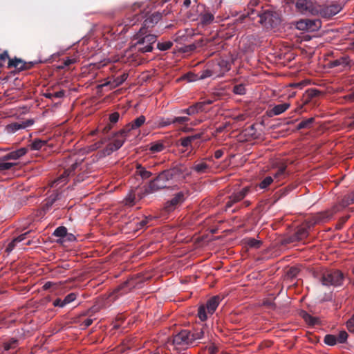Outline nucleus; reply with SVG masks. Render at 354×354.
<instances>
[{"instance_id":"1","label":"nucleus","mask_w":354,"mask_h":354,"mask_svg":"<svg viewBox=\"0 0 354 354\" xmlns=\"http://www.w3.org/2000/svg\"><path fill=\"white\" fill-rule=\"evenodd\" d=\"M63 166L64 168V173L53 182L52 187L65 185L68 177L73 174H77L74 179V183L83 182L88 177V172L86 171L88 165L84 162L83 159L78 158L75 153L70 154L64 158Z\"/></svg>"},{"instance_id":"2","label":"nucleus","mask_w":354,"mask_h":354,"mask_svg":"<svg viewBox=\"0 0 354 354\" xmlns=\"http://www.w3.org/2000/svg\"><path fill=\"white\" fill-rule=\"evenodd\" d=\"M142 4L140 3H135L131 6V10L133 12H136L139 10L138 13H135L132 16L126 17L121 23L120 25H123L124 28L130 27L136 25L138 21L145 19L143 26L145 28H149L153 27L162 18V15H167L168 12L163 10L162 12H154L151 15L145 13L140 9Z\"/></svg>"},{"instance_id":"3","label":"nucleus","mask_w":354,"mask_h":354,"mask_svg":"<svg viewBox=\"0 0 354 354\" xmlns=\"http://www.w3.org/2000/svg\"><path fill=\"white\" fill-rule=\"evenodd\" d=\"M156 39V35L153 34L144 35L140 29V32L133 37L130 47L132 50L134 49V50L142 53L151 52Z\"/></svg>"},{"instance_id":"4","label":"nucleus","mask_w":354,"mask_h":354,"mask_svg":"<svg viewBox=\"0 0 354 354\" xmlns=\"http://www.w3.org/2000/svg\"><path fill=\"white\" fill-rule=\"evenodd\" d=\"M121 130L115 132L113 136V141L109 143L106 147L98 152L100 158H104L111 155L113 152L118 150L124 143L125 140L131 137L129 133H120Z\"/></svg>"},{"instance_id":"5","label":"nucleus","mask_w":354,"mask_h":354,"mask_svg":"<svg viewBox=\"0 0 354 354\" xmlns=\"http://www.w3.org/2000/svg\"><path fill=\"white\" fill-rule=\"evenodd\" d=\"M162 172L170 186L176 183L183 181L185 178V176L189 174L187 167L182 165H176V167Z\"/></svg>"},{"instance_id":"6","label":"nucleus","mask_w":354,"mask_h":354,"mask_svg":"<svg viewBox=\"0 0 354 354\" xmlns=\"http://www.w3.org/2000/svg\"><path fill=\"white\" fill-rule=\"evenodd\" d=\"M344 274L339 270H331L322 274L321 282L323 286L337 287L343 284Z\"/></svg>"},{"instance_id":"7","label":"nucleus","mask_w":354,"mask_h":354,"mask_svg":"<svg viewBox=\"0 0 354 354\" xmlns=\"http://www.w3.org/2000/svg\"><path fill=\"white\" fill-rule=\"evenodd\" d=\"M259 15V22L266 28H273L279 24V18L275 12L270 10H262Z\"/></svg>"},{"instance_id":"8","label":"nucleus","mask_w":354,"mask_h":354,"mask_svg":"<svg viewBox=\"0 0 354 354\" xmlns=\"http://www.w3.org/2000/svg\"><path fill=\"white\" fill-rule=\"evenodd\" d=\"M251 192V187L246 186L239 192H233L225 204V209L230 208L234 204L242 201Z\"/></svg>"},{"instance_id":"9","label":"nucleus","mask_w":354,"mask_h":354,"mask_svg":"<svg viewBox=\"0 0 354 354\" xmlns=\"http://www.w3.org/2000/svg\"><path fill=\"white\" fill-rule=\"evenodd\" d=\"M295 7L297 10L303 15H314L317 13V8L310 0H297Z\"/></svg>"},{"instance_id":"10","label":"nucleus","mask_w":354,"mask_h":354,"mask_svg":"<svg viewBox=\"0 0 354 354\" xmlns=\"http://www.w3.org/2000/svg\"><path fill=\"white\" fill-rule=\"evenodd\" d=\"M145 120L144 115H140L121 129L120 133H129L131 136H136L138 129L145 123Z\"/></svg>"},{"instance_id":"11","label":"nucleus","mask_w":354,"mask_h":354,"mask_svg":"<svg viewBox=\"0 0 354 354\" xmlns=\"http://www.w3.org/2000/svg\"><path fill=\"white\" fill-rule=\"evenodd\" d=\"M190 335L191 331L188 330H182L172 337L173 344L184 346L192 344Z\"/></svg>"},{"instance_id":"12","label":"nucleus","mask_w":354,"mask_h":354,"mask_svg":"<svg viewBox=\"0 0 354 354\" xmlns=\"http://www.w3.org/2000/svg\"><path fill=\"white\" fill-rule=\"evenodd\" d=\"M322 92L317 88H309L306 91L302 97V105L296 109V112L301 113L303 110V105L311 102L314 98L319 97Z\"/></svg>"},{"instance_id":"13","label":"nucleus","mask_w":354,"mask_h":354,"mask_svg":"<svg viewBox=\"0 0 354 354\" xmlns=\"http://www.w3.org/2000/svg\"><path fill=\"white\" fill-rule=\"evenodd\" d=\"M340 209L338 205H334L331 209L318 213L315 216V223L326 222L330 219L333 216L339 212Z\"/></svg>"},{"instance_id":"14","label":"nucleus","mask_w":354,"mask_h":354,"mask_svg":"<svg viewBox=\"0 0 354 354\" xmlns=\"http://www.w3.org/2000/svg\"><path fill=\"white\" fill-rule=\"evenodd\" d=\"M216 77L223 76L231 68V62L227 59H221L214 66Z\"/></svg>"},{"instance_id":"15","label":"nucleus","mask_w":354,"mask_h":354,"mask_svg":"<svg viewBox=\"0 0 354 354\" xmlns=\"http://www.w3.org/2000/svg\"><path fill=\"white\" fill-rule=\"evenodd\" d=\"M185 200L184 194L180 192L176 194L174 197L168 201L165 205V209L167 212H169L173 211L176 207L182 203Z\"/></svg>"},{"instance_id":"16","label":"nucleus","mask_w":354,"mask_h":354,"mask_svg":"<svg viewBox=\"0 0 354 354\" xmlns=\"http://www.w3.org/2000/svg\"><path fill=\"white\" fill-rule=\"evenodd\" d=\"M308 235V231L307 228L304 227H299L295 233L292 234V236H290L287 239H284L283 243H293L295 241H301L306 237H307Z\"/></svg>"},{"instance_id":"17","label":"nucleus","mask_w":354,"mask_h":354,"mask_svg":"<svg viewBox=\"0 0 354 354\" xmlns=\"http://www.w3.org/2000/svg\"><path fill=\"white\" fill-rule=\"evenodd\" d=\"M329 64L331 68L340 67L342 69H345L346 68H351L352 61L348 55H344L330 61Z\"/></svg>"},{"instance_id":"18","label":"nucleus","mask_w":354,"mask_h":354,"mask_svg":"<svg viewBox=\"0 0 354 354\" xmlns=\"http://www.w3.org/2000/svg\"><path fill=\"white\" fill-rule=\"evenodd\" d=\"M273 168L277 169V172L273 175V178L281 180L286 178L288 173L286 171L287 165L284 162H276L273 165Z\"/></svg>"},{"instance_id":"19","label":"nucleus","mask_w":354,"mask_h":354,"mask_svg":"<svg viewBox=\"0 0 354 354\" xmlns=\"http://www.w3.org/2000/svg\"><path fill=\"white\" fill-rule=\"evenodd\" d=\"M290 106V104L289 103H283L274 105L272 109L267 111V114L269 117L279 115L284 113Z\"/></svg>"},{"instance_id":"20","label":"nucleus","mask_w":354,"mask_h":354,"mask_svg":"<svg viewBox=\"0 0 354 354\" xmlns=\"http://www.w3.org/2000/svg\"><path fill=\"white\" fill-rule=\"evenodd\" d=\"M221 301V299L218 295L214 296L207 301L205 306L207 307V313L209 314V315L214 314Z\"/></svg>"},{"instance_id":"21","label":"nucleus","mask_w":354,"mask_h":354,"mask_svg":"<svg viewBox=\"0 0 354 354\" xmlns=\"http://www.w3.org/2000/svg\"><path fill=\"white\" fill-rule=\"evenodd\" d=\"M198 19L203 26H207L214 21V15L208 10H204L199 14Z\"/></svg>"},{"instance_id":"22","label":"nucleus","mask_w":354,"mask_h":354,"mask_svg":"<svg viewBox=\"0 0 354 354\" xmlns=\"http://www.w3.org/2000/svg\"><path fill=\"white\" fill-rule=\"evenodd\" d=\"M210 169V166L204 161L196 162L192 167V170L198 174L207 173Z\"/></svg>"},{"instance_id":"23","label":"nucleus","mask_w":354,"mask_h":354,"mask_svg":"<svg viewBox=\"0 0 354 354\" xmlns=\"http://www.w3.org/2000/svg\"><path fill=\"white\" fill-rule=\"evenodd\" d=\"M28 151L27 148L21 147L17 150L13 151L5 156H3L4 160H17L21 157L24 156Z\"/></svg>"},{"instance_id":"24","label":"nucleus","mask_w":354,"mask_h":354,"mask_svg":"<svg viewBox=\"0 0 354 354\" xmlns=\"http://www.w3.org/2000/svg\"><path fill=\"white\" fill-rule=\"evenodd\" d=\"M201 112H203V104L199 102H196L188 108L180 111V113H185L188 115H194Z\"/></svg>"},{"instance_id":"25","label":"nucleus","mask_w":354,"mask_h":354,"mask_svg":"<svg viewBox=\"0 0 354 354\" xmlns=\"http://www.w3.org/2000/svg\"><path fill=\"white\" fill-rule=\"evenodd\" d=\"M24 66H25V61L20 58L15 57L12 59H9L8 63V67L15 68L19 71H24Z\"/></svg>"},{"instance_id":"26","label":"nucleus","mask_w":354,"mask_h":354,"mask_svg":"<svg viewBox=\"0 0 354 354\" xmlns=\"http://www.w3.org/2000/svg\"><path fill=\"white\" fill-rule=\"evenodd\" d=\"M29 233H30V231L26 232H25V233H24L22 234H20L19 236H18L17 237L15 238L14 239H12V241L10 243H9V244L6 247V252L8 254L14 250V248H15L17 243H20V242L24 241L26 239V236H27V235Z\"/></svg>"},{"instance_id":"27","label":"nucleus","mask_w":354,"mask_h":354,"mask_svg":"<svg viewBox=\"0 0 354 354\" xmlns=\"http://www.w3.org/2000/svg\"><path fill=\"white\" fill-rule=\"evenodd\" d=\"M29 146L32 150H45L47 146V141L41 139H35Z\"/></svg>"},{"instance_id":"28","label":"nucleus","mask_w":354,"mask_h":354,"mask_svg":"<svg viewBox=\"0 0 354 354\" xmlns=\"http://www.w3.org/2000/svg\"><path fill=\"white\" fill-rule=\"evenodd\" d=\"M134 287V283L132 280H128L124 282L122 285L118 286V288L115 290L119 295H122L127 292L129 290L132 289Z\"/></svg>"},{"instance_id":"29","label":"nucleus","mask_w":354,"mask_h":354,"mask_svg":"<svg viewBox=\"0 0 354 354\" xmlns=\"http://www.w3.org/2000/svg\"><path fill=\"white\" fill-rule=\"evenodd\" d=\"M59 198V194L53 193L46 200V203L44 205V210L48 211L52 205L57 201Z\"/></svg>"},{"instance_id":"30","label":"nucleus","mask_w":354,"mask_h":354,"mask_svg":"<svg viewBox=\"0 0 354 354\" xmlns=\"http://www.w3.org/2000/svg\"><path fill=\"white\" fill-rule=\"evenodd\" d=\"M136 174L140 176L143 180L148 179L152 176V173L147 171L141 165H137Z\"/></svg>"},{"instance_id":"31","label":"nucleus","mask_w":354,"mask_h":354,"mask_svg":"<svg viewBox=\"0 0 354 354\" xmlns=\"http://www.w3.org/2000/svg\"><path fill=\"white\" fill-rule=\"evenodd\" d=\"M106 142V138L101 139L100 141H97L89 146L86 147L84 148V152L88 153L90 152H92L93 151L97 150V149L100 148L102 145Z\"/></svg>"},{"instance_id":"32","label":"nucleus","mask_w":354,"mask_h":354,"mask_svg":"<svg viewBox=\"0 0 354 354\" xmlns=\"http://www.w3.org/2000/svg\"><path fill=\"white\" fill-rule=\"evenodd\" d=\"M248 11L245 15L247 17H249L251 20H255L257 17H259V15L260 14L263 10L262 7H259V9L252 7L247 8Z\"/></svg>"},{"instance_id":"33","label":"nucleus","mask_w":354,"mask_h":354,"mask_svg":"<svg viewBox=\"0 0 354 354\" xmlns=\"http://www.w3.org/2000/svg\"><path fill=\"white\" fill-rule=\"evenodd\" d=\"M162 189V187L160 184H158V183H156L154 180H152L149 182V185L145 189V192L147 194H152Z\"/></svg>"},{"instance_id":"34","label":"nucleus","mask_w":354,"mask_h":354,"mask_svg":"<svg viewBox=\"0 0 354 354\" xmlns=\"http://www.w3.org/2000/svg\"><path fill=\"white\" fill-rule=\"evenodd\" d=\"M8 160H4L3 156L0 157V171L3 172L11 169L17 165L15 162H8Z\"/></svg>"},{"instance_id":"35","label":"nucleus","mask_w":354,"mask_h":354,"mask_svg":"<svg viewBox=\"0 0 354 354\" xmlns=\"http://www.w3.org/2000/svg\"><path fill=\"white\" fill-rule=\"evenodd\" d=\"M314 118H310L306 120H302L299 122L297 127V130H300L302 129H310L312 127L313 123L314 122Z\"/></svg>"},{"instance_id":"36","label":"nucleus","mask_w":354,"mask_h":354,"mask_svg":"<svg viewBox=\"0 0 354 354\" xmlns=\"http://www.w3.org/2000/svg\"><path fill=\"white\" fill-rule=\"evenodd\" d=\"M197 315L200 320L203 322L207 319L209 314L207 313V307L205 305H201L198 307Z\"/></svg>"},{"instance_id":"37","label":"nucleus","mask_w":354,"mask_h":354,"mask_svg":"<svg viewBox=\"0 0 354 354\" xmlns=\"http://www.w3.org/2000/svg\"><path fill=\"white\" fill-rule=\"evenodd\" d=\"M18 346V339L16 338H10L7 342L3 343V348L5 351L14 349Z\"/></svg>"},{"instance_id":"38","label":"nucleus","mask_w":354,"mask_h":354,"mask_svg":"<svg viewBox=\"0 0 354 354\" xmlns=\"http://www.w3.org/2000/svg\"><path fill=\"white\" fill-rule=\"evenodd\" d=\"M65 95V91L64 90L59 91L55 93L46 92L44 93V96L48 99L53 98H62Z\"/></svg>"},{"instance_id":"39","label":"nucleus","mask_w":354,"mask_h":354,"mask_svg":"<svg viewBox=\"0 0 354 354\" xmlns=\"http://www.w3.org/2000/svg\"><path fill=\"white\" fill-rule=\"evenodd\" d=\"M245 243L250 248L258 249L262 245V242L261 241L257 240L254 238H248L245 239Z\"/></svg>"},{"instance_id":"40","label":"nucleus","mask_w":354,"mask_h":354,"mask_svg":"<svg viewBox=\"0 0 354 354\" xmlns=\"http://www.w3.org/2000/svg\"><path fill=\"white\" fill-rule=\"evenodd\" d=\"M156 183L160 185L162 188H166L170 187L168 181L166 180L165 177L164 176L162 172L160 173L159 175L153 179Z\"/></svg>"},{"instance_id":"41","label":"nucleus","mask_w":354,"mask_h":354,"mask_svg":"<svg viewBox=\"0 0 354 354\" xmlns=\"http://www.w3.org/2000/svg\"><path fill=\"white\" fill-rule=\"evenodd\" d=\"M53 236L59 238H64L67 235V229L64 226H59L53 232Z\"/></svg>"},{"instance_id":"42","label":"nucleus","mask_w":354,"mask_h":354,"mask_svg":"<svg viewBox=\"0 0 354 354\" xmlns=\"http://www.w3.org/2000/svg\"><path fill=\"white\" fill-rule=\"evenodd\" d=\"M204 336V331L203 329L196 330L194 332H191L190 339L192 343L197 339H201Z\"/></svg>"},{"instance_id":"43","label":"nucleus","mask_w":354,"mask_h":354,"mask_svg":"<svg viewBox=\"0 0 354 354\" xmlns=\"http://www.w3.org/2000/svg\"><path fill=\"white\" fill-rule=\"evenodd\" d=\"M173 42L171 41H166L163 42H158L157 44V48L161 51H165L171 48Z\"/></svg>"},{"instance_id":"44","label":"nucleus","mask_w":354,"mask_h":354,"mask_svg":"<svg viewBox=\"0 0 354 354\" xmlns=\"http://www.w3.org/2000/svg\"><path fill=\"white\" fill-rule=\"evenodd\" d=\"M324 342L328 346H334L337 342V337L333 335H326L324 337Z\"/></svg>"},{"instance_id":"45","label":"nucleus","mask_w":354,"mask_h":354,"mask_svg":"<svg viewBox=\"0 0 354 354\" xmlns=\"http://www.w3.org/2000/svg\"><path fill=\"white\" fill-rule=\"evenodd\" d=\"M233 93L236 95H243L246 93V88L244 84H236L233 87Z\"/></svg>"},{"instance_id":"46","label":"nucleus","mask_w":354,"mask_h":354,"mask_svg":"<svg viewBox=\"0 0 354 354\" xmlns=\"http://www.w3.org/2000/svg\"><path fill=\"white\" fill-rule=\"evenodd\" d=\"M165 149V146L161 142L152 143L149 148L150 151L153 153L160 152Z\"/></svg>"},{"instance_id":"47","label":"nucleus","mask_w":354,"mask_h":354,"mask_svg":"<svg viewBox=\"0 0 354 354\" xmlns=\"http://www.w3.org/2000/svg\"><path fill=\"white\" fill-rule=\"evenodd\" d=\"M273 182V178L271 176H266L263 180L260 182L259 186L261 189H266Z\"/></svg>"},{"instance_id":"48","label":"nucleus","mask_w":354,"mask_h":354,"mask_svg":"<svg viewBox=\"0 0 354 354\" xmlns=\"http://www.w3.org/2000/svg\"><path fill=\"white\" fill-rule=\"evenodd\" d=\"M77 298V295L74 292H71L68 295H67L64 299V304L66 306V305L71 304L73 301H75Z\"/></svg>"},{"instance_id":"49","label":"nucleus","mask_w":354,"mask_h":354,"mask_svg":"<svg viewBox=\"0 0 354 354\" xmlns=\"http://www.w3.org/2000/svg\"><path fill=\"white\" fill-rule=\"evenodd\" d=\"M24 129V128H23V126L21 125V123H19V122L12 123L7 126V129L9 131L12 132V133H14L19 129Z\"/></svg>"},{"instance_id":"50","label":"nucleus","mask_w":354,"mask_h":354,"mask_svg":"<svg viewBox=\"0 0 354 354\" xmlns=\"http://www.w3.org/2000/svg\"><path fill=\"white\" fill-rule=\"evenodd\" d=\"M313 23H314V22L313 21V20H310V19L300 21L298 23V28L302 29V30L311 28V27L309 24H313Z\"/></svg>"},{"instance_id":"51","label":"nucleus","mask_w":354,"mask_h":354,"mask_svg":"<svg viewBox=\"0 0 354 354\" xmlns=\"http://www.w3.org/2000/svg\"><path fill=\"white\" fill-rule=\"evenodd\" d=\"M158 124L160 127H165L170 124H174L173 118H161L159 120Z\"/></svg>"},{"instance_id":"52","label":"nucleus","mask_w":354,"mask_h":354,"mask_svg":"<svg viewBox=\"0 0 354 354\" xmlns=\"http://www.w3.org/2000/svg\"><path fill=\"white\" fill-rule=\"evenodd\" d=\"M348 338V333L345 330H342L339 333L337 341L339 343H345Z\"/></svg>"},{"instance_id":"53","label":"nucleus","mask_w":354,"mask_h":354,"mask_svg":"<svg viewBox=\"0 0 354 354\" xmlns=\"http://www.w3.org/2000/svg\"><path fill=\"white\" fill-rule=\"evenodd\" d=\"M213 75H215L214 68L213 70L206 69L201 72L200 79H205Z\"/></svg>"},{"instance_id":"54","label":"nucleus","mask_w":354,"mask_h":354,"mask_svg":"<svg viewBox=\"0 0 354 354\" xmlns=\"http://www.w3.org/2000/svg\"><path fill=\"white\" fill-rule=\"evenodd\" d=\"M174 124H184L189 120V118L188 117L185 116H179V117H174Z\"/></svg>"},{"instance_id":"55","label":"nucleus","mask_w":354,"mask_h":354,"mask_svg":"<svg viewBox=\"0 0 354 354\" xmlns=\"http://www.w3.org/2000/svg\"><path fill=\"white\" fill-rule=\"evenodd\" d=\"M125 204L127 205H133L135 203L136 196L134 194L129 193L125 198Z\"/></svg>"},{"instance_id":"56","label":"nucleus","mask_w":354,"mask_h":354,"mask_svg":"<svg viewBox=\"0 0 354 354\" xmlns=\"http://www.w3.org/2000/svg\"><path fill=\"white\" fill-rule=\"evenodd\" d=\"M350 205H351V203H350V201H348V198L346 195L344 196V198L341 200L339 205H337L339 206V208L341 210L342 209L345 208Z\"/></svg>"},{"instance_id":"57","label":"nucleus","mask_w":354,"mask_h":354,"mask_svg":"<svg viewBox=\"0 0 354 354\" xmlns=\"http://www.w3.org/2000/svg\"><path fill=\"white\" fill-rule=\"evenodd\" d=\"M10 57H9V55H8V53L7 50H4L2 53L0 54V68H1L5 62L8 59L9 60Z\"/></svg>"},{"instance_id":"58","label":"nucleus","mask_w":354,"mask_h":354,"mask_svg":"<svg viewBox=\"0 0 354 354\" xmlns=\"http://www.w3.org/2000/svg\"><path fill=\"white\" fill-rule=\"evenodd\" d=\"M330 15H335L341 10V7L338 5H332L328 8Z\"/></svg>"},{"instance_id":"59","label":"nucleus","mask_w":354,"mask_h":354,"mask_svg":"<svg viewBox=\"0 0 354 354\" xmlns=\"http://www.w3.org/2000/svg\"><path fill=\"white\" fill-rule=\"evenodd\" d=\"M179 145L183 147H188L191 146L192 142L190 141L189 138L187 137L182 138L178 140Z\"/></svg>"},{"instance_id":"60","label":"nucleus","mask_w":354,"mask_h":354,"mask_svg":"<svg viewBox=\"0 0 354 354\" xmlns=\"http://www.w3.org/2000/svg\"><path fill=\"white\" fill-rule=\"evenodd\" d=\"M246 18L247 15H245V14L240 15L236 19L234 20L233 25L243 24Z\"/></svg>"},{"instance_id":"61","label":"nucleus","mask_w":354,"mask_h":354,"mask_svg":"<svg viewBox=\"0 0 354 354\" xmlns=\"http://www.w3.org/2000/svg\"><path fill=\"white\" fill-rule=\"evenodd\" d=\"M120 118V114L118 112H114L109 115V120L111 124L116 123Z\"/></svg>"},{"instance_id":"62","label":"nucleus","mask_w":354,"mask_h":354,"mask_svg":"<svg viewBox=\"0 0 354 354\" xmlns=\"http://www.w3.org/2000/svg\"><path fill=\"white\" fill-rule=\"evenodd\" d=\"M149 223V218H145L140 222L137 223V230H141L144 227H145Z\"/></svg>"},{"instance_id":"63","label":"nucleus","mask_w":354,"mask_h":354,"mask_svg":"<svg viewBox=\"0 0 354 354\" xmlns=\"http://www.w3.org/2000/svg\"><path fill=\"white\" fill-rule=\"evenodd\" d=\"M53 305L55 307L64 308L65 306L64 304V301L62 299L57 298L53 301Z\"/></svg>"},{"instance_id":"64","label":"nucleus","mask_w":354,"mask_h":354,"mask_svg":"<svg viewBox=\"0 0 354 354\" xmlns=\"http://www.w3.org/2000/svg\"><path fill=\"white\" fill-rule=\"evenodd\" d=\"M127 77H128V74L123 73L120 77H118L115 80L116 85H120V84H122V82H124L127 79Z\"/></svg>"}]
</instances>
